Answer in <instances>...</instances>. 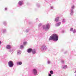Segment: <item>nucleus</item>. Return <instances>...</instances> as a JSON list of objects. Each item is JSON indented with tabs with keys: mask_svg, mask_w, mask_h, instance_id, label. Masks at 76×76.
<instances>
[{
	"mask_svg": "<svg viewBox=\"0 0 76 76\" xmlns=\"http://www.w3.org/2000/svg\"><path fill=\"white\" fill-rule=\"evenodd\" d=\"M48 64H50V61H48Z\"/></svg>",
	"mask_w": 76,
	"mask_h": 76,
	"instance_id": "f3484780",
	"label": "nucleus"
},
{
	"mask_svg": "<svg viewBox=\"0 0 76 76\" xmlns=\"http://www.w3.org/2000/svg\"><path fill=\"white\" fill-rule=\"evenodd\" d=\"M7 49H10V45H7Z\"/></svg>",
	"mask_w": 76,
	"mask_h": 76,
	"instance_id": "423d86ee",
	"label": "nucleus"
},
{
	"mask_svg": "<svg viewBox=\"0 0 76 76\" xmlns=\"http://www.w3.org/2000/svg\"><path fill=\"white\" fill-rule=\"evenodd\" d=\"M74 6H72V9H73V8H74Z\"/></svg>",
	"mask_w": 76,
	"mask_h": 76,
	"instance_id": "dca6fc26",
	"label": "nucleus"
},
{
	"mask_svg": "<svg viewBox=\"0 0 76 76\" xmlns=\"http://www.w3.org/2000/svg\"><path fill=\"white\" fill-rule=\"evenodd\" d=\"M22 64V62H17V64H19V65H21Z\"/></svg>",
	"mask_w": 76,
	"mask_h": 76,
	"instance_id": "0eeeda50",
	"label": "nucleus"
},
{
	"mask_svg": "<svg viewBox=\"0 0 76 76\" xmlns=\"http://www.w3.org/2000/svg\"><path fill=\"white\" fill-rule=\"evenodd\" d=\"M50 73L51 74H53V71H50Z\"/></svg>",
	"mask_w": 76,
	"mask_h": 76,
	"instance_id": "9b49d317",
	"label": "nucleus"
},
{
	"mask_svg": "<svg viewBox=\"0 0 76 76\" xmlns=\"http://www.w3.org/2000/svg\"><path fill=\"white\" fill-rule=\"evenodd\" d=\"M32 49L31 48H29L27 52L28 53H31V52H32Z\"/></svg>",
	"mask_w": 76,
	"mask_h": 76,
	"instance_id": "20e7f679",
	"label": "nucleus"
},
{
	"mask_svg": "<svg viewBox=\"0 0 76 76\" xmlns=\"http://www.w3.org/2000/svg\"><path fill=\"white\" fill-rule=\"evenodd\" d=\"M49 76H51V74H49Z\"/></svg>",
	"mask_w": 76,
	"mask_h": 76,
	"instance_id": "6ab92c4d",
	"label": "nucleus"
},
{
	"mask_svg": "<svg viewBox=\"0 0 76 76\" xmlns=\"http://www.w3.org/2000/svg\"><path fill=\"white\" fill-rule=\"evenodd\" d=\"M33 54H35L36 53V51H35V49H34L32 51Z\"/></svg>",
	"mask_w": 76,
	"mask_h": 76,
	"instance_id": "6e6552de",
	"label": "nucleus"
},
{
	"mask_svg": "<svg viewBox=\"0 0 76 76\" xmlns=\"http://www.w3.org/2000/svg\"><path fill=\"white\" fill-rule=\"evenodd\" d=\"M23 44L24 45H25V44H26V42H24L23 43Z\"/></svg>",
	"mask_w": 76,
	"mask_h": 76,
	"instance_id": "4468645a",
	"label": "nucleus"
},
{
	"mask_svg": "<svg viewBox=\"0 0 76 76\" xmlns=\"http://www.w3.org/2000/svg\"><path fill=\"white\" fill-rule=\"evenodd\" d=\"M33 73H34V75H37V69H34L33 71Z\"/></svg>",
	"mask_w": 76,
	"mask_h": 76,
	"instance_id": "7ed1b4c3",
	"label": "nucleus"
},
{
	"mask_svg": "<svg viewBox=\"0 0 76 76\" xmlns=\"http://www.w3.org/2000/svg\"><path fill=\"white\" fill-rule=\"evenodd\" d=\"M71 13H73V11L72 10L71 11Z\"/></svg>",
	"mask_w": 76,
	"mask_h": 76,
	"instance_id": "4be33fe9",
	"label": "nucleus"
},
{
	"mask_svg": "<svg viewBox=\"0 0 76 76\" xmlns=\"http://www.w3.org/2000/svg\"><path fill=\"white\" fill-rule=\"evenodd\" d=\"M43 28H44V29H45V28H44V27Z\"/></svg>",
	"mask_w": 76,
	"mask_h": 76,
	"instance_id": "b1692460",
	"label": "nucleus"
},
{
	"mask_svg": "<svg viewBox=\"0 0 76 76\" xmlns=\"http://www.w3.org/2000/svg\"><path fill=\"white\" fill-rule=\"evenodd\" d=\"M23 1H20L18 2V4L20 6H21L22 4V3Z\"/></svg>",
	"mask_w": 76,
	"mask_h": 76,
	"instance_id": "39448f33",
	"label": "nucleus"
},
{
	"mask_svg": "<svg viewBox=\"0 0 76 76\" xmlns=\"http://www.w3.org/2000/svg\"><path fill=\"white\" fill-rule=\"evenodd\" d=\"M50 26V25L48 24L47 25L46 27H47V29H48V26Z\"/></svg>",
	"mask_w": 76,
	"mask_h": 76,
	"instance_id": "9d476101",
	"label": "nucleus"
},
{
	"mask_svg": "<svg viewBox=\"0 0 76 76\" xmlns=\"http://www.w3.org/2000/svg\"><path fill=\"white\" fill-rule=\"evenodd\" d=\"M0 44H1V42L0 41Z\"/></svg>",
	"mask_w": 76,
	"mask_h": 76,
	"instance_id": "412c9836",
	"label": "nucleus"
},
{
	"mask_svg": "<svg viewBox=\"0 0 76 76\" xmlns=\"http://www.w3.org/2000/svg\"><path fill=\"white\" fill-rule=\"evenodd\" d=\"M73 33H75V32H76V30H74L73 31Z\"/></svg>",
	"mask_w": 76,
	"mask_h": 76,
	"instance_id": "ddd939ff",
	"label": "nucleus"
},
{
	"mask_svg": "<svg viewBox=\"0 0 76 76\" xmlns=\"http://www.w3.org/2000/svg\"><path fill=\"white\" fill-rule=\"evenodd\" d=\"M59 19V17H58L57 18H56L55 19V21H56V22H57V21H58Z\"/></svg>",
	"mask_w": 76,
	"mask_h": 76,
	"instance_id": "1a4fd4ad",
	"label": "nucleus"
},
{
	"mask_svg": "<svg viewBox=\"0 0 76 76\" xmlns=\"http://www.w3.org/2000/svg\"><path fill=\"white\" fill-rule=\"evenodd\" d=\"M73 28H71L70 29V31H73Z\"/></svg>",
	"mask_w": 76,
	"mask_h": 76,
	"instance_id": "f8f14e48",
	"label": "nucleus"
},
{
	"mask_svg": "<svg viewBox=\"0 0 76 76\" xmlns=\"http://www.w3.org/2000/svg\"><path fill=\"white\" fill-rule=\"evenodd\" d=\"M58 35L56 34H53L49 38V41L54 40V41H58Z\"/></svg>",
	"mask_w": 76,
	"mask_h": 76,
	"instance_id": "f257e3e1",
	"label": "nucleus"
},
{
	"mask_svg": "<svg viewBox=\"0 0 76 76\" xmlns=\"http://www.w3.org/2000/svg\"><path fill=\"white\" fill-rule=\"evenodd\" d=\"M65 66L66 67V66H67V65H65Z\"/></svg>",
	"mask_w": 76,
	"mask_h": 76,
	"instance_id": "5701e85b",
	"label": "nucleus"
},
{
	"mask_svg": "<svg viewBox=\"0 0 76 76\" xmlns=\"http://www.w3.org/2000/svg\"><path fill=\"white\" fill-rule=\"evenodd\" d=\"M8 65L9 67H13V62L12 61H10L8 62Z\"/></svg>",
	"mask_w": 76,
	"mask_h": 76,
	"instance_id": "f03ea898",
	"label": "nucleus"
},
{
	"mask_svg": "<svg viewBox=\"0 0 76 76\" xmlns=\"http://www.w3.org/2000/svg\"><path fill=\"white\" fill-rule=\"evenodd\" d=\"M7 8H5V10H7Z\"/></svg>",
	"mask_w": 76,
	"mask_h": 76,
	"instance_id": "aec40b11",
	"label": "nucleus"
},
{
	"mask_svg": "<svg viewBox=\"0 0 76 76\" xmlns=\"http://www.w3.org/2000/svg\"><path fill=\"white\" fill-rule=\"evenodd\" d=\"M23 47V45H21L20 46V48H22Z\"/></svg>",
	"mask_w": 76,
	"mask_h": 76,
	"instance_id": "2eb2a0df",
	"label": "nucleus"
},
{
	"mask_svg": "<svg viewBox=\"0 0 76 76\" xmlns=\"http://www.w3.org/2000/svg\"><path fill=\"white\" fill-rule=\"evenodd\" d=\"M64 21H65V20L64 19V20H63V22H64Z\"/></svg>",
	"mask_w": 76,
	"mask_h": 76,
	"instance_id": "a211bd4d",
	"label": "nucleus"
},
{
	"mask_svg": "<svg viewBox=\"0 0 76 76\" xmlns=\"http://www.w3.org/2000/svg\"><path fill=\"white\" fill-rule=\"evenodd\" d=\"M75 72L76 73V70L75 71Z\"/></svg>",
	"mask_w": 76,
	"mask_h": 76,
	"instance_id": "393cba45",
	"label": "nucleus"
}]
</instances>
